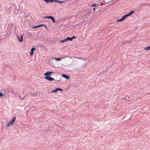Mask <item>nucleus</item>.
Segmentation results:
<instances>
[{"instance_id":"nucleus-23","label":"nucleus","mask_w":150,"mask_h":150,"mask_svg":"<svg viewBox=\"0 0 150 150\" xmlns=\"http://www.w3.org/2000/svg\"><path fill=\"white\" fill-rule=\"evenodd\" d=\"M35 50V48L34 47H33L31 49V51L33 52Z\"/></svg>"},{"instance_id":"nucleus-32","label":"nucleus","mask_w":150,"mask_h":150,"mask_svg":"<svg viewBox=\"0 0 150 150\" xmlns=\"http://www.w3.org/2000/svg\"><path fill=\"white\" fill-rule=\"evenodd\" d=\"M76 38V37L75 36H73L72 37H71L72 40L73 39Z\"/></svg>"},{"instance_id":"nucleus-30","label":"nucleus","mask_w":150,"mask_h":150,"mask_svg":"<svg viewBox=\"0 0 150 150\" xmlns=\"http://www.w3.org/2000/svg\"><path fill=\"white\" fill-rule=\"evenodd\" d=\"M4 94L2 93L1 92H0V97L2 96H4Z\"/></svg>"},{"instance_id":"nucleus-19","label":"nucleus","mask_w":150,"mask_h":150,"mask_svg":"<svg viewBox=\"0 0 150 150\" xmlns=\"http://www.w3.org/2000/svg\"><path fill=\"white\" fill-rule=\"evenodd\" d=\"M54 59L58 61H59L61 60V58H55Z\"/></svg>"},{"instance_id":"nucleus-35","label":"nucleus","mask_w":150,"mask_h":150,"mask_svg":"<svg viewBox=\"0 0 150 150\" xmlns=\"http://www.w3.org/2000/svg\"><path fill=\"white\" fill-rule=\"evenodd\" d=\"M58 88V90H60V91H62L63 90L61 88Z\"/></svg>"},{"instance_id":"nucleus-40","label":"nucleus","mask_w":150,"mask_h":150,"mask_svg":"<svg viewBox=\"0 0 150 150\" xmlns=\"http://www.w3.org/2000/svg\"><path fill=\"white\" fill-rule=\"evenodd\" d=\"M93 10H94L93 11V12L96 9H95V8H93Z\"/></svg>"},{"instance_id":"nucleus-34","label":"nucleus","mask_w":150,"mask_h":150,"mask_svg":"<svg viewBox=\"0 0 150 150\" xmlns=\"http://www.w3.org/2000/svg\"><path fill=\"white\" fill-rule=\"evenodd\" d=\"M103 72H103V71H102V72H100V73H99V75H101L102 74H103Z\"/></svg>"},{"instance_id":"nucleus-38","label":"nucleus","mask_w":150,"mask_h":150,"mask_svg":"<svg viewBox=\"0 0 150 150\" xmlns=\"http://www.w3.org/2000/svg\"><path fill=\"white\" fill-rule=\"evenodd\" d=\"M70 0H65L64 1H65V3H66L67 1H69Z\"/></svg>"},{"instance_id":"nucleus-36","label":"nucleus","mask_w":150,"mask_h":150,"mask_svg":"<svg viewBox=\"0 0 150 150\" xmlns=\"http://www.w3.org/2000/svg\"><path fill=\"white\" fill-rule=\"evenodd\" d=\"M17 37L18 39V40L19 41V40L20 39V38L18 35H17Z\"/></svg>"},{"instance_id":"nucleus-13","label":"nucleus","mask_w":150,"mask_h":150,"mask_svg":"<svg viewBox=\"0 0 150 150\" xmlns=\"http://www.w3.org/2000/svg\"><path fill=\"white\" fill-rule=\"evenodd\" d=\"M7 90H8V93H10V92H11L12 93H13V94H16V93H15V92H13L12 90H11V89H7Z\"/></svg>"},{"instance_id":"nucleus-28","label":"nucleus","mask_w":150,"mask_h":150,"mask_svg":"<svg viewBox=\"0 0 150 150\" xmlns=\"http://www.w3.org/2000/svg\"><path fill=\"white\" fill-rule=\"evenodd\" d=\"M97 6V4H93L92 6H91V7H96Z\"/></svg>"},{"instance_id":"nucleus-18","label":"nucleus","mask_w":150,"mask_h":150,"mask_svg":"<svg viewBox=\"0 0 150 150\" xmlns=\"http://www.w3.org/2000/svg\"><path fill=\"white\" fill-rule=\"evenodd\" d=\"M144 49L146 50H150V46L145 47Z\"/></svg>"},{"instance_id":"nucleus-39","label":"nucleus","mask_w":150,"mask_h":150,"mask_svg":"<svg viewBox=\"0 0 150 150\" xmlns=\"http://www.w3.org/2000/svg\"><path fill=\"white\" fill-rule=\"evenodd\" d=\"M103 4L102 3H101L100 4V6H102L103 5Z\"/></svg>"},{"instance_id":"nucleus-43","label":"nucleus","mask_w":150,"mask_h":150,"mask_svg":"<svg viewBox=\"0 0 150 150\" xmlns=\"http://www.w3.org/2000/svg\"><path fill=\"white\" fill-rule=\"evenodd\" d=\"M126 42H123V44H124V43H125Z\"/></svg>"},{"instance_id":"nucleus-26","label":"nucleus","mask_w":150,"mask_h":150,"mask_svg":"<svg viewBox=\"0 0 150 150\" xmlns=\"http://www.w3.org/2000/svg\"><path fill=\"white\" fill-rule=\"evenodd\" d=\"M123 20H122V18H121L120 19H118L117 21V22H120V21H122Z\"/></svg>"},{"instance_id":"nucleus-4","label":"nucleus","mask_w":150,"mask_h":150,"mask_svg":"<svg viewBox=\"0 0 150 150\" xmlns=\"http://www.w3.org/2000/svg\"><path fill=\"white\" fill-rule=\"evenodd\" d=\"M43 18H50L51 19L52 22L54 23H55V21L54 20V18L52 16H44L43 17Z\"/></svg>"},{"instance_id":"nucleus-44","label":"nucleus","mask_w":150,"mask_h":150,"mask_svg":"<svg viewBox=\"0 0 150 150\" xmlns=\"http://www.w3.org/2000/svg\"><path fill=\"white\" fill-rule=\"evenodd\" d=\"M19 98H21V97H20V96L19 95Z\"/></svg>"},{"instance_id":"nucleus-24","label":"nucleus","mask_w":150,"mask_h":150,"mask_svg":"<svg viewBox=\"0 0 150 150\" xmlns=\"http://www.w3.org/2000/svg\"><path fill=\"white\" fill-rule=\"evenodd\" d=\"M66 41H67V40H66V38L63 40H60L61 42H65Z\"/></svg>"},{"instance_id":"nucleus-1","label":"nucleus","mask_w":150,"mask_h":150,"mask_svg":"<svg viewBox=\"0 0 150 150\" xmlns=\"http://www.w3.org/2000/svg\"><path fill=\"white\" fill-rule=\"evenodd\" d=\"M16 119V117H14L11 121H10L7 125V126H9L10 125H12Z\"/></svg>"},{"instance_id":"nucleus-41","label":"nucleus","mask_w":150,"mask_h":150,"mask_svg":"<svg viewBox=\"0 0 150 150\" xmlns=\"http://www.w3.org/2000/svg\"><path fill=\"white\" fill-rule=\"evenodd\" d=\"M55 81H56L58 82H59V81H60V80H57V81H56V80H55Z\"/></svg>"},{"instance_id":"nucleus-15","label":"nucleus","mask_w":150,"mask_h":150,"mask_svg":"<svg viewBox=\"0 0 150 150\" xmlns=\"http://www.w3.org/2000/svg\"><path fill=\"white\" fill-rule=\"evenodd\" d=\"M66 40L67 41L69 40V41H72V39L71 38L69 37H68L67 38H66Z\"/></svg>"},{"instance_id":"nucleus-6","label":"nucleus","mask_w":150,"mask_h":150,"mask_svg":"<svg viewBox=\"0 0 150 150\" xmlns=\"http://www.w3.org/2000/svg\"><path fill=\"white\" fill-rule=\"evenodd\" d=\"M62 76L65 79H67V80H69L70 79V78L69 76L67 75V74H62Z\"/></svg>"},{"instance_id":"nucleus-20","label":"nucleus","mask_w":150,"mask_h":150,"mask_svg":"<svg viewBox=\"0 0 150 150\" xmlns=\"http://www.w3.org/2000/svg\"><path fill=\"white\" fill-rule=\"evenodd\" d=\"M124 99L126 100L129 101V100L130 99H129V97H125V98Z\"/></svg>"},{"instance_id":"nucleus-17","label":"nucleus","mask_w":150,"mask_h":150,"mask_svg":"<svg viewBox=\"0 0 150 150\" xmlns=\"http://www.w3.org/2000/svg\"><path fill=\"white\" fill-rule=\"evenodd\" d=\"M23 35H21L20 39L19 40V41L20 42H21L23 41Z\"/></svg>"},{"instance_id":"nucleus-8","label":"nucleus","mask_w":150,"mask_h":150,"mask_svg":"<svg viewBox=\"0 0 150 150\" xmlns=\"http://www.w3.org/2000/svg\"><path fill=\"white\" fill-rule=\"evenodd\" d=\"M107 9V8H104L102 9H100L99 10L98 12L100 13H101L102 12H103L104 11H105V10H106Z\"/></svg>"},{"instance_id":"nucleus-22","label":"nucleus","mask_w":150,"mask_h":150,"mask_svg":"<svg viewBox=\"0 0 150 150\" xmlns=\"http://www.w3.org/2000/svg\"><path fill=\"white\" fill-rule=\"evenodd\" d=\"M58 2V0H52V2H55V3H57Z\"/></svg>"},{"instance_id":"nucleus-12","label":"nucleus","mask_w":150,"mask_h":150,"mask_svg":"<svg viewBox=\"0 0 150 150\" xmlns=\"http://www.w3.org/2000/svg\"><path fill=\"white\" fill-rule=\"evenodd\" d=\"M91 13V12L90 11H87L86 13V16L88 17L90 15Z\"/></svg>"},{"instance_id":"nucleus-33","label":"nucleus","mask_w":150,"mask_h":150,"mask_svg":"<svg viewBox=\"0 0 150 150\" xmlns=\"http://www.w3.org/2000/svg\"><path fill=\"white\" fill-rule=\"evenodd\" d=\"M44 26H45V28L47 29V30H48V29H47V26H46V25H44Z\"/></svg>"},{"instance_id":"nucleus-37","label":"nucleus","mask_w":150,"mask_h":150,"mask_svg":"<svg viewBox=\"0 0 150 150\" xmlns=\"http://www.w3.org/2000/svg\"><path fill=\"white\" fill-rule=\"evenodd\" d=\"M28 35H30V36H32V35L31 34H30V33H26Z\"/></svg>"},{"instance_id":"nucleus-5","label":"nucleus","mask_w":150,"mask_h":150,"mask_svg":"<svg viewBox=\"0 0 150 150\" xmlns=\"http://www.w3.org/2000/svg\"><path fill=\"white\" fill-rule=\"evenodd\" d=\"M45 79L48 81H55V80L52 77H51L50 76H49L48 77H45Z\"/></svg>"},{"instance_id":"nucleus-2","label":"nucleus","mask_w":150,"mask_h":150,"mask_svg":"<svg viewBox=\"0 0 150 150\" xmlns=\"http://www.w3.org/2000/svg\"><path fill=\"white\" fill-rule=\"evenodd\" d=\"M145 5H149V6H150V4H142L140 5L138 7L136 8V10L137 11H139L141 9V7L142 6Z\"/></svg>"},{"instance_id":"nucleus-21","label":"nucleus","mask_w":150,"mask_h":150,"mask_svg":"<svg viewBox=\"0 0 150 150\" xmlns=\"http://www.w3.org/2000/svg\"><path fill=\"white\" fill-rule=\"evenodd\" d=\"M58 2V0H52V2H55V3H57Z\"/></svg>"},{"instance_id":"nucleus-10","label":"nucleus","mask_w":150,"mask_h":150,"mask_svg":"<svg viewBox=\"0 0 150 150\" xmlns=\"http://www.w3.org/2000/svg\"><path fill=\"white\" fill-rule=\"evenodd\" d=\"M134 11H130L128 14H127V15L128 16H130L132 14L134 13Z\"/></svg>"},{"instance_id":"nucleus-42","label":"nucleus","mask_w":150,"mask_h":150,"mask_svg":"<svg viewBox=\"0 0 150 150\" xmlns=\"http://www.w3.org/2000/svg\"><path fill=\"white\" fill-rule=\"evenodd\" d=\"M48 131V130H46L44 132H47V131Z\"/></svg>"},{"instance_id":"nucleus-27","label":"nucleus","mask_w":150,"mask_h":150,"mask_svg":"<svg viewBox=\"0 0 150 150\" xmlns=\"http://www.w3.org/2000/svg\"><path fill=\"white\" fill-rule=\"evenodd\" d=\"M58 3H60V4L62 3H65V1H60L59 0Z\"/></svg>"},{"instance_id":"nucleus-9","label":"nucleus","mask_w":150,"mask_h":150,"mask_svg":"<svg viewBox=\"0 0 150 150\" xmlns=\"http://www.w3.org/2000/svg\"><path fill=\"white\" fill-rule=\"evenodd\" d=\"M37 92H34L33 93H30V96H36L37 94Z\"/></svg>"},{"instance_id":"nucleus-7","label":"nucleus","mask_w":150,"mask_h":150,"mask_svg":"<svg viewBox=\"0 0 150 150\" xmlns=\"http://www.w3.org/2000/svg\"><path fill=\"white\" fill-rule=\"evenodd\" d=\"M44 26V24H41L38 25H37L35 26H33L32 28H36L38 27H40L42 26Z\"/></svg>"},{"instance_id":"nucleus-31","label":"nucleus","mask_w":150,"mask_h":150,"mask_svg":"<svg viewBox=\"0 0 150 150\" xmlns=\"http://www.w3.org/2000/svg\"><path fill=\"white\" fill-rule=\"evenodd\" d=\"M86 14L85 15H84V14H82L81 15V17H83V18H85L86 17Z\"/></svg>"},{"instance_id":"nucleus-14","label":"nucleus","mask_w":150,"mask_h":150,"mask_svg":"<svg viewBox=\"0 0 150 150\" xmlns=\"http://www.w3.org/2000/svg\"><path fill=\"white\" fill-rule=\"evenodd\" d=\"M58 91V88H56L54 90H52V92H54V93H56L57 92V91ZM50 92H51V91H50Z\"/></svg>"},{"instance_id":"nucleus-16","label":"nucleus","mask_w":150,"mask_h":150,"mask_svg":"<svg viewBox=\"0 0 150 150\" xmlns=\"http://www.w3.org/2000/svg\"><path fill=\"white\" fill-rule=\"evenodd\" d=\"M44 1L47 3L52 2V0H44Z\"/></svg>"},{"instance_id":"nucleus-11","label":"nucleus","mask_w":150,"mask_h":150,"mask_svg":"<svg viewBox=\"0 0 150 150\" xmlns=\"http://www.w3.org/2000/svg\"><path fill=\"white\" fill-rule=\"evenodd\" d=\"M128 16L127 14L124 15L121 18L122 20H124Z\"/></svg>"},{"instance_id":"nucleus-3","label":"nucleus","mask_w":150,"mask_h":150,"mask_svg":"<svg viewBox=\"0 0 150 150\" xmlns=\"http://www.w3.org/2000/svg\"><path fill=\"white\" fill-rule=\"evenodd\" d=\"M53 73V71H48L45 73L44 75L46 76L45 77H48L51 76L52 74Z\"/></svg>"},{"instance_id":"nucleus-29","label":"nucleus","mask_w":150,"mask_h":150,"mask_svg":"<svg viewBox=\"0 0 150 150\" xmlns=\"http://www.w3.org/2000/svg\"><path fill=\"white\" fill-rule=\"evenodd\" d=\"M30 55L31 56H33V52H31L30 53Z\"/></svg>"},{"instance_id":"nucleus-25","label":"nucleus","mask_w":150,"mask_h":150,"mask_svg":"<svg viewBox=\"0 0 150 150\" xmlns=\"http://www.w3.org/2000/svg\"><path fill=\"white\" fill-rule=\"evenodd\" d=\"M35 107L34 106H32L31 107H30V109L34 110L35 109Z\"/></svg>"}]
</instances>
